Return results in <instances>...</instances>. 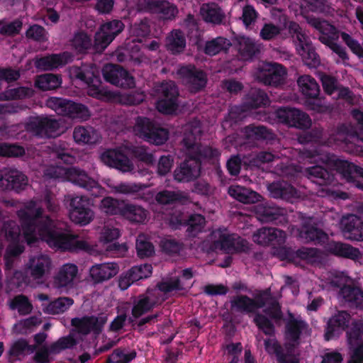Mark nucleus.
I'll return each mask as SVG.
<instances>
[{"mask_svg":"<svg viewBox=\"0 0 363 363\" xmlns=\"http://www.w3.org/2000/svg\"><path fill=\"white\" fill-rule=\"evenodd\" d=\"M70 43L73 49L80 53L86 51L91 46V38L84 32L75 33Z\"/></svg>","mask_w":363,"mask_h":363,"instance_id":"obj_53","label":"nucleus"},{"mask_svg":"<svg viewBox=\"0 0 363 363\" xmlns=\"http://www.w3.org/2000/svg\"><path fill=\"white\" fill-rule=\"evenodd\" d=\"M297 84L301 93L308 98H316L320 88L315 79L309 75H302L297 79Z\"/></svg>","mask_w":363,"mask_h":363,"instance_id":"obj_43","label":"nucleus"},{"mask_svg":"<svg viewBox=\"0 0 363 363\" xmlns=\"http://www.w3.org/2000/svg\"><path fill=\"white\" fill-rule=\"evenodd\" d=\"M43 210L34 200L26 202L16 214L21 223V230L13 220L4 223L0 236L10 242L4 255L6 269L13 267L14 258L23 252V247L18 244L23 238L28 245L38 240L45 241L51 247L72 250H86L89 244L84 240L63 230L65 223L43 216Z\"/></svg>","mask_w":363,"mask_h":363,"instance_id":"obj_1","label":"nucleus"},{"mask_svg":"<svg viewBox=\"0 0 363 363\" xmlns=\"http://www.w3.org/2000/svg\"><path fill=\"white\" fill-rule=\"evenodd\" d=\"M10 308L13 310H18V313L21 315H27L32 311L33 306L27 297L19 295L11 301Z\"/></svg>","mask_w":363,"mask_h":363,"instance_id":"obj_55","label":"nucleus"},{"mask_svg":"<svg viewBox=\"0 0 363 363\" xmlns=\"http://www.w3.org/2000/svg\"><path fill=\"white\" fill-rule=\"evenodd\" d=\"M157 294L158 290L152 289L148 290L145 294L140 296L138 301L133 308V315L135 318H138L152 309L160 302Z\"/></svg>","mask_w":363,"mask_h":363,"instance_id":"obj_32","label":"nucleus"},{"mask_svg":"<svg viewBox=\"0 0 363 363\" xmlns=\"http://www.w3.org/2000/svg\"><path fill=\"white\" fill-rule=\"evenodd\" d=\"M276 116L279 122L291 127L308 128L311 125L309 116L295 108H280L277 110Z\"/></svg>","mask_w":363,"mask_h":363,"instance_id":"obj_18","label":"nucleus"},{"mask_svg":"<svg viewBox=\"0 0 363 363\" xmlns=\"http://www.w3.org/2000/svg\"><path fill=\"white\" fill-rule=\"evenodd\" d=\"M206 220L203 216L200 214H194L189 217L188 220L187 230L191 235H195L196 233L201 230L205 225Z\"/></svg>","mask_w":363,"mask_h":363,"instance_id":"obj_64","label":"nucleus"},{"mask_svg":"<svg viewBox=\"0 0 363 363\" xmlns=\"http://www.w3.org/2000/svg\"><path fill=\"white\" fill-rule=\"evenodd\" d=\"M104 323L105 320L103 318H98L94 316L76 318L72 320V325L78 333L83 335H86L90 332H99Z\"/></svg>","mask_w":363,"mask_h":363,"instance_id":"obj_33","label":"nucleus"},{"mask_svg":"<svg viewBox=\"0 0 363 363\" xmlns=\"http://www.w3.org/2000/svg\"><path fill=\"white\" fill-rule=\"evenodd\" d=\"M186 46V38L179 30H174L166 38V48L172 53H179L184 50Z\"/></svg>","mask_w":363,"mask_h":363,"instance_id":"obj_44","label":"nucleus"},{"mask_svg":"<svg viewBox=\"0 0 363 363\" xmlns=\"http://www.w3.org/2000/svg\"><path fill=\"white\" fill-rule=\"evenodd\" d=\"M136 250L140 257H150L154 253V247L146 236L140 235L136 240Z\"/></svg>","mask_w":363,"mask_h":363,"instance_id":"obj_58","label":"nucleus"},{"mask_svg":"<svg viewBox=\"0 0 363 363\" xmlns=\"http://www.w3.org/2000/svg\"><path fill=\"white\" fill-rule=\"evenodd\" d=\"M76 345V341L71 335L62 337L50 345V352L58 354L62 350L69 349Z\"/></svg>","mask_w":363,"mask_h":363,"instance_id":"obj_61","label":"nucleus"},{"mask_svg":"<svg viewBox=\"0 0 363 363\" xmlns=\"http://www.w3.org/2000/svg\"><path fill=\"white\" fill-rule=\"evenodd\" d=\"M152 267L149 264L134 266L123 273L118 280V286L122 290L127 289L133 283L150 277Z\"/></svg>","mask_w":363,"mask_h":363,"instance_id":"obj_25","label":"nucleus"},{"mask_svg":"<svg viewBox=\"0 0 363 363\" xmlns=\"http://www.w3.org/2000/svg\"><path fill=\"white\" fill-rule=\"evenodd\" d=\"M270 195L276 199H282L294 202L301 197V193L285 182H274L268 186Z\"/></svg>","mask_w":363,"mask_h":363,"instance_id":"obj_31","label":"nucleus"},{"mask_svg":"<svg viewBox=\"0 0 363 363\" xmlns=\"http://www.w3.org/2000/svg\"><path fill=\"white\" fill-rule=\"evenodd\" d=\"M341 228L346 238L363 240V222L356 216L350 215L341 220Z\"/></svg>","mask_w":363,"mask_h":363,"instance_id":"obj_30","label":"nucleus"},{"mask_svg":"<svg viewBox=\"0 0 363 363\" xmlns=\"http://www.w3.org/2000/svg\"><path fill=\"white\" fill-rule=\"evenodd\" d=\"M307 22L321 33L320 40L327 45L333 52L337 53L342 60L347 58L344 49L337 45L335 40L338 38L335 28L325 21H320L315 18H307Z\"/></svg>","mask_w":363,"mask_h":363,"instance_id":"obj_10","label":"nucleus"},{"mask_svg":"<svg viewBox=\"0 0 363 363\" xmlns=\"http://www.w3.org/2000/svg\"><path fill=\"white\" fill-rule=\"evenodd\" d=\"M258 219L262 222H269L278 218L279 211L275 207L259 204L255 207Z\"/></svg>","mask_w":363,"mask_h":363,"instance_id":"obj_51","label":"nucleus"},{"mask_svg":"<svg viewBox=\"0 0 363 363\" xmlns=\"http://www.w3.org/2000/svg\"><path fill=\"white\" fill-rule=\"evenodd\" d=\"M153 125L147 118L138 116L135 118L133 130L135 135L147 141Z\"/></svg>","mask_w":363,"mask_h":363,"instance_id":"obj_50","label":"nucleus"},{"mask_svg":"<svg viewBox=\"0 0 363 363\" xmlns=\"http://www.w3.org/2000/svg\"><path fill=\"white\" fill-rule=\"evenodd\" d=\"M73 303V300L70 298L60 297L49 303L43 308V311L51 315L59 314L67 311Z\"/></svg>","mask_w":363,"mask_h":363,"instance_id":"obj_48","label":"nucleus"},{"mask_svg":"<svg viewBox=\"0 0 363 363\" xmlns=\"http://www.w3.org/2000/svg\"><path fill=\"white\" fill-rule=\"evenodd\" d=\"M188 199L186 194L182 191H163L156 196V200L162 204H168L174 201H185Z\"/></svg>","mask_w":363,"mask_h":363,"instance_id":"obj_52","label":"nucleus"},{"mask_svg":"<svg viewBox=\"0 0 363 363\" xmlns=\"http://www.w3.org/2000/svg\"><path fill=\"white\" fill-rule=\"evenodd\" d=\"M201 133V123L199 121H193L184 126L182 150L188 158L174 172V179L179 182H187L199 177L201 159H211L219 155L216 149L208 146L201 147L197 142Z\"/></svg>","mask_w":363,"mask_h":363,"instance_id":"obj_2","label":"nucleus"},{"mask_svg":"<svg viewBox=\"0 0 363 363\" xmlns=\"http://www.w3.org/2000/svg\"><path fill=\"white\" fill-rule=\"evenodd\" d=\"M124 202L120 201L111 196L104 198L99 205V208L104 213L109 215H121V208L123 207Z\"/></svg>","mask_w":363,"mask_h":363,"instance_id":"obj_49","label":"nucleus"},{"mask_svg":"<svg viewBox=\"0 0 363 363\" xmlns=\"http://www.w3.org/2000/svg\"><path fill=\"white\" fill-rule=\"evenodd\" d=\"M311 221L310 218L304 223L301 230L292 228L291 233L303 242L325 243L328 240V235L311 225Z\"/></svg>","mask_w":363,"mask_h":363,"instance_id":"obj_27","label":"nucleus"},{"mask_svg":"<svg viewBox=\"0 0 363 363\" xmlns=\"http://www.w3.org/2000/svg\"><path fill=\"white\" fill-rule=\"evenodd\" d=\"M78 274V267L72 263H66L60 267L52 277V286L54 289L67 291L74 286Z\"/></svg>","mask_w":363,"mask_h":363,"instance_id":"obj_15","label":"nucleus"},{"mask_svg":"<svg viewBox=\"0 0 363 363\" xmlns=\"http://www.w3.org/2000/svg\"><path fill=\"white\" fill-rule=\"evenodd\" d=\"M159 290L165 293L182 291L186 289L185 284L179 278H172L158 285Z\"/></svg>","mask_w":363,"mask_h":363,"instance_id":"obj_60","label":"nucleus"},{"mask_svg":"<svg viewBox=\"0 0 363 363\" xmlns=\"http://www.w3.org/2000/svg\"><path fill=\"white\" fill-rule=\"evenodd\" d=\"M211 239L216 250H223L228 252L246 251L249 243L244 239L230 235L226 230H217L212 233Z\"/></svg>","mask_w":363,"mask_h":363,"instance_id":"obj_12","label":"nucleus"},{"mask_svg":"<svg viewBox=\"0 0 363 363\" xmlns=\"http://www.w3.org/2000/svg\"><path fill=\"white\" fill-rule=\"evenodd\" d=\"M148 211L140 206L125 203L121 216L132 223H143L148 218Z\"/></svg>","mask_w":363,"mask_h":363,"instance_id":"obj_39","label":"nucleus"},{"mask_svg":"<svg viewBox=\"0 0 363 363\" xmlns=\"http://www.w3.org/2000/svg\"><path fill=\"white\" fill-rule=\"evenodd\" d=\"M119 272V267L115 262H105L93 265L89 274L94 283H101L115 277Z\"/></svg>","mask_w":363,"mask_h":363,"instance_id":"obj_29","label":"nucleus"},{"mask_svg":"<svg viewBox=\"0 0 363 363\" xmlns=\"http://www.w3.org/2000/svg\"><path fill=\"white\" fill-rule=\"evenodd\" d=\"M125 28L120 20H112L103 23L95 34L94 47L97 52H102L120 34Z\"/></svg>","mask_w":363,"mask_h":363,"instance_id":"obj_11","label":"nucleus"},{"mask_svg":"<svg viewBox=\"0 0 363 363\" xmlns=\"http://www.w3.org/2000/svg\"><path fill=\"white\" fill-rule=\"evenodd\" d=\"M230 196L244 203H255L260 200L261 196L239 185H232L228 189Z\"/></svg>","mask_w":363,"mask_h":363,"instance_id":"obj_41","label":"nucleus"},{"mask_svg":"<svg viewBox=\"0 0 363 363\" xmlns=\"http://www.w3.org/2000/svg\"><path fill=\"white\" fill-rule=\"evenodd\" d=\"M67 181L91 191V195L94 197H98L105 193V189L97 182L89 177L84 170L75 167L68 168Z\"/></svg>","mask_w":363,"mask_h":363,"instance_id":"obj_17","label":"nucleus"},{"mask_svg":"<svg viewBox=\"0 0 363 363\" xmlns=\"http://www.w3.org/2000/svg\"><path fill=\"white\" fill-rule=\"evenodd\" d=\"M28 131L40 137H55L59 134L60 123L57 120L34 117L26 125Z\"/></svg>","mask_w":363,"mask_h":363,"instance_id":"obj_19","label":"nucleus"},{"mask_svg":"<svg viewBox=\"0 0 363 363\" xmlns=\"http://www.w3.org/2000/svg\"><path fill=\"white\" fill-rule=\"evenodd\" d=\"M353 118L357 122V128L354 131L348 130L346 126H342L335 133V135L331 137L330 143L344 142L345 143H356L359 140L363 141V113L354 110L352 113Z\"/></svg>","mask_w":363,"mask_h":363,"instance_id":"obj_21","label":"nucleus"},{"mask_svg":"<svg viewBox=\"0 0 363 363\" xmlns=\"http://www.w3.org/2000/svg\"><path fill=\"white\" fill-rule=\"evenodd\" d=\"M327 250L335 255L352 259H357L360 257V252L357 248L341 242H329Z\"/></svg>","mask_w":363,"mask_h":363,"instance_id":"obj_42","label":"nucleus"},{"mask_svg":"<svg viewBox=\"0 0 363 363\" xmlns=\"http://www.w3.org/2000/svg\"><path fill=\"white\" fill-rule=\"evenodd\" d=\"M54 264L50 255L38 253L31 255L25 264V274L28 282L41 284L50 276Z\"/></svg>","mask_w":363,"mask_h":363,"instance_id":"obj_6","label":"nucleus"},{"mask_svg":"<svg viewBox=\"0 0 363 363\" xmlns=\"http://www.w3.org/2000/svg\"><path fill=\"white\" fill-rule=\"evenodd\" d=\"M150 33L149 22L147 20H143L138 23H135L130 29V33L132 37L135 38L133 41L142 42L143 39L147 36Z\"/></svg>","mask_w":363,"mask_h":363,"instance_id":"obj_54","label":"nucleus"},{"mask_svg":"<svg viewBox=\"0 0 363 363\" xmlns=\"http://www.w3.org/2000/svg\"><path fill=\"white\" fill-rule=\"evenodd\" d=\"M178 74L191 92H197L206 86V77L205 74L197 70L194 67H182L178 70Z\"/></svg>","mask_w":363,"mask_h":363,"instance_id":"obj_24","label":"nucleus"},{"mask_svg":"<svg viewBox=\"0 0 363 363\" xmlns=\"http://www.w3.org/2000/svg\"><path fill=\"white\" fill-rule=\"evenodd\" d=\"M254 76L265 85L278 86L284 82L286 70L278 63H263L257 68Z\"/></svg>","mask_w":363,"mask_h":363,"instance_id":"obj_13","label":"nucleus"},{"mask_svg":"<svg viewBox=\"0 0 363 363\" xmlns=\"http://www.w3.org/2000/svg\"><path fill=\"white\" fill-rule=\"evenodd\" d=\"M238 50L240 59L246 61L251 60L258 49L252 39L241 37L238 40Z\"/></svg>","mask_w":363,"mask_h":363,"instance_id":"obj_45","label":"nucleus"},{"mask_svg":"<svg viewBox=\"0 0 363 363\" xmlns=\"http://www.w3.org/2000/svg\"><path fill=\"white\" fill-rule=\"evenodd\" d=\"M160 100L157 103L158 111L165 114H171L177 109V97L179 91L174 82H163L158 89Z\"/></svg>","mask_w":363,"mask_h":363,"instance_id":"obj_14","label":"nucleus"},{"mask_svg":"<svg viewBox=\"0 0 363 363\" xmlns=\"http://www.w3.org/2000/svg\"><path fill=\"white\" fill-rule=\"evenodd\" d=\"M286 238V233L275 228H259L252 235L253 241L260 245H281L284 243Z\"/></svg>","mask_w":363,"mask_h":363,"instance_id":"obj_26","label":"nucleus"},{"mask_svg":"<svg viewBox=\"0 0 363 363\" xmlns=\"http://www.w3.org/2000/svg\"><path fill=\"white\" fill-rule=\"evenodd\" d=\"M71 77L84 82L87 85L89 95L99 99H109L112 93L107 91L102 86L99 79V72L94 65H84L81 67L70 68Z\"/></svg>","mask_w":363,"mask_h":363,"instance_id":"obj_5","label":"nucleus"},{"mask_svg":"<svg viewBox=\"0 0 363 363\" xmlns=\"http://www.w3.org/2000/svg\"><path fill=\"white\" fill-rule=\"evenodd\" d=\"M350 320V315L345 311H340L330 318L325 334V339L329 340L339 330H344L348 325Z\"/></svg>","mask_w":363,"mask_h":363,"instance_id":"obj_38","label":"nucleus"},{"mask_svg":"<svg viewBox=\"0 0 363 363\" xmlns=\"http://www.w3.org/2000/svg\"><path fill=\"white\" fill-rule=\"evenodd\" d=\"M73 138L79 145H93L99 142V133L91 126L79 125L73 130Z\"/></svg>","mask_w":363,"mask_h":363,"instance_id":"obj_36","label":"nucleus"},{"mask_svg":"<svg viewBox=\"0 0 363 363\" xmlns=\"http://www.w3.org/2000/svg\"><path fill=\"white\" fill-rule=\"evenodd\" d=\"M304 333L308 334L307 324L299 318L290 316L286 324L284 333V348L286 353L284 354L283 350L274 338H268L264 341L265 350L269 354H276L279 363H298L296 357L291 354V350L299 344L301 336Z\"/></svg>","mask_w":363,"mask_h":363,"instance_id":"obj_3","label":"nucleus"},{"mask_svg":"<svg viewBox=\"0 0 363 363\" xmlns=\"http://www.w3.org/2000/svg\"><path fill=\"white\" fill-rule=\"evenodd\" d=\"M28 184V177L16 169H5L0 180L1 187L4 190L20 191Z\"/></svg>","mask_w":363,"mask_h":363,"instance_id":"obj_23","label":"nucleus"},{"mask_svg":"<svg viewBox=\"0 0 363 363\" xmlns=\"http://www.w3.org/2000/svg\"><path fill=\"white\" fill-rule=\"evenodd\" d=\"M45 104L58 115L70 118L86 121L90 117V112L85 106L67 99L50 97L47 99Z\"/></svg>","mask_w":363,"mask_h":363,"instance_id":"obj_9","label":"nucleus"},{"mask_svg":"<svg viewBox=\"0 0 363 363\" xmlns=\"http://www.w3.org/2000/svg\"><path fill=\"white\" fill-rule=\"evenodd\" d=\"M304 63L309 67H317L320 64L318 55L315 52L312 44L303 50L298 51Z\"/></svg>","mask_w":363,"mask_h":363,"instance_id":"obj_56","label":"nucleus"},{"mask_svg":"<svg viewBox=\"0 0 363 363\" xmlns=\"http://www.w3.org/2000/svg\"><path fill=\"white\" fill-rule=\"evenodd\" d=\"M231 46L230 41L223 37H218L206 42L205 52L209 55H216L221 52L227 51Z\"/></svg>","mask_w":363,"mask_h":363,"instance_id":"obj_47","label":"nucleus"},{"mask_svg":"<svg viewBox=\"0 0 363 363\" xmlns=\"http://www.w3.org/2000/svg\"><path fill=\"white\" fill-rule=\"evenodd\" d=\"M230 305L232 311L245 313L252 312L259 308L267 306L266 312L272 318L280 320L282 318L279 304L271 296L268 290L259 296L257 301L246 296H239L231 300Z\"/></svg>","mask_w":363,"mask_h":363,"instance_id":"obj_4","label":"nucleus"},{"mask_svg":"<svg viewBox=\"0 0 363 363\" xmlns=\"http://www.w3.org/2000/svg\"><path fill=\"white\" fill-rule=\"evenodd\" d=\"M120 235L121 233L118 228L106 225L99 233V240L101 243L108 244L117 240Z\"/></svg>","mask_w":363,"mask_h":363,"instance_id":"obj_59","label":"nucleus"},{"mask_svg":"<svg viewBox=\"0 0 363 363\" xmlns=\"http://www.w3.org/2000/svg\"><path fill=\"white\" fill-rule=\"evenodd\" d=\"M303 157L307 160L308 163L325 164L329 167L335 168L341 172L344 177L349 180L350 175L353 169L362 177L361 180L357 183V186L363 190V169H357L354 165L337 159L335 155H330L325 153L312 154L311 152L304 153Z\"/></svg>","mask_w":363,"mask_h":363,"instance_id":"obj_7","label":"nucleus"},{"mask_svg":"<svg viewBox=\"0 0 363 363\" xmlns=\"http://www.w3.org/2000/svg\"><path fill=\"white\" fill-rule=\"evenodd\" d=\"M70 60L71 55L68 52H63L36 59L35 65L41 70H51L65 65Z\"/></svg>","mask_w":363,"mask_h":363,"instance_id":"obj_35","label":"nucleus"},{"mask_svg":"<svg viewBox=\"0 0 363 363\" xmlns=\"http://www.w3.org/2000/svg\"><path fill=\"white\" fill-rule=\"evenodd\" d=\"M65 201L68 203L69 217L74 223L86 225L94 218V211L89 207L86 196L68 194Z\"/></svg>","mask_w":363,"mask_h":363,"instance_id":"obj_8","label":"nucleus"},{"mask_svg":"<svg viewBox=\"0 0 363 363\" xmlns=\"http://www.w3.org/2000/svg\"><path fill=\"white\" fill-rule=\"evenodd\" d=\"M169 133L166 129L155 128L153 125L147 141L155 145H162L167 141Z\"/></svg>","mask_w":363,"mask_h":363,"instance_id":"obj_63","label":"nucleus"},{"mask_svg":"<svg viewBox=\"0 0 363 363\" xmlns=\"http://www.w3.org/2000/svg\"><path fill=\"white\" fill-rule=\"evenodd\" d=\"M303 174L313 182L320 186L330 185L334 179L333 174L329 172L320 164L305 168Z\"/></svg>","mask_w":363,"mask_h":363,"instance_id":"obj_34","label":"nucleus"},{"mask_svg":"<svg viewBox=\"0 0 363 363\" xmlns=\"http://www.w3.org/2000/svg\"><path fill=\"white\" fill-rule=\"evenodd\" d=\"M347 343L353 349L347 363H363V320L352 324L347 332Z\"/></svg>","mask_w":363,"mask_h":363,"instance_id":"obj_16","label":"nucleus"},{"mask_svg":"<svg viewBox=\"0 0 363 363\" xmlns=\"http://www.w3.org/2000/svg\"><path fill=\"white\" fill-rule=\"evenodd\" d=\"M33 94L32 89L26 87H18L6 91L0 94V101L13 100L31 96Z\"/></svg>","mask_w":363,"mask_h":363,"instance_id":"obj_57","label":"nucleus"},{"mask_svg":"<svg viewBox=\"0 0 363 363\" xmlns=\"http://www.w3.org/2000/svg\"><path fill=\"white\" fill-rule=\"evenodd\" d=\"M200 14L205 21L214 24L221 23L225 18V13L215 3L203 4L201 6Z\"/></svg>","mask_w":363,"mask_h":363,"instance_id":"obj_40","label":"nucleus"},{"mask_svg":"<svg viewBox=\"0 0 363 363\" xmlns=\"http://www.w3.org/2000/svg\"><path fill=\"white\" fill-rule=\"evenodd\" d=\"M62 84L60 77L53 74H44L38 76L35 81V86L43 91L55 89Z\"/></svg>","mask_w":363,"mask_h":363,"instance_id":"obj_46","label":"nucleus"},{"mask_svg":"<svg viewBox=\"0 0 363 363\" xmlns=\"http://www.w3.org/2000/svg\"><path fill=\"white\" fill-rule=\"evenodd\" d=\"M101 160L106 165L116 168L122 172H130L134 165L124 154L121 148L108 150L101 155Z\"/></svg>","mask_w":363,"mask_h":363,"instance_id":"obj_22","label":"nucleus"},{"mask_svg":"<svg viewBox=\"0 0 363 363\" xmlns=\"http://www.w3.org/2000/svg\"><path fill=\"white\" fill-rule=\"evenodd\" d=\"M278 12L280 13V21H283L284 27L288 29L293 38L297 52L308 48L312 43L300 26L296 22L287 21L286 16L281 11H278Z\"/></svg>","mask_w":363,"mask_h":363,"instance_id":"obj_28","label":"nucleus"},{"mask_svg":"<svg viewBox=\"0 0 363 363\" xmlns=\"http://www.w3.org/2000/svg\"><path fill=\"white\" fill-rule=\"evenodd\" d=\"M102 72L104 79L116 86L130 89L135 86L134 78L120 66L106 65L103 68Z\"/></svg>","mask_w":363,"mask_h":363,"instance_id":"obj_20","label":"nucleus"},{"mask_svg":"<svg viewBox=\"0 0 363 363\" xmlns=\"http://www.w3.org/2000/svg\"><path fill=\"white\" fill-rule=\"evenodd\" d=\"M147 6L150 11L160 14L161 18L166 20L174 18L178 13L177 6L165 0H150Z\"/></svg>","mask_w":363,"mask_h":363,"instance_id":"obj_37","label":"nucleus"},{"mask_svg":"<svg viewBox=\"0 0 363 363\" xmlns=\"http://www.w3.org/2000/svg\"><path fill=\"white\" fill-rule=\"evenodd\" d=\"M296 255L301 259L315 263L321 257V253L315 248H301L296 252Z\"/></svg>","mask_w":363,"mask_h":363,"instance_id":"obj_62","label":"nucleus"}]
</instances>
